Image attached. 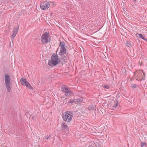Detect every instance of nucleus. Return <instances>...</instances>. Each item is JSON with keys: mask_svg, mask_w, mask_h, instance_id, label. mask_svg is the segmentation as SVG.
<instances>
[{"mask_svg": "<svg viewBox=\"0 0 147 147\" xmlns=\"http://www.w3.org/2000/svg\"><path fill=\"white\" fill-rule=\"evenodd\" d=\"M60 46L61 47L59 55L62 57V59L64 61L67 59V54L66 52L65 44L63 42H61L60 44Z\"/></svg>", "mask_w": 147, "mask_h": 147, "instance_id": "nucleus-1", "label": "nucleus"}, {"mask_svg": "<svg viewBox=\"0 0 147 147\" xmlns=\"http://www.w3.org/2000/svg\"><path fill=\"white\" fill-rule=\"evenodd\" d=\"M60 59L58 58L57 55L53 54L51 57V59L48 62V65L51 66H53L57 65L60 62Z\"/></svg>", "mask_w": 147, "mask_h": 147, "instance_id": "nucleus-2", "label": "nucleus"}, {"mask_svg": "<svg viewBox=\"0 0 147 147\" xmlns=\"http://www.w3.org/2000/svg\"><path fill=\"white\" fill-rule=\"evenodd\" d=\"M73 113L72 111H67L63 114V119L66 122H70L72 119Z\"/></svg>", "mask_w": 147, "mask_h": 147, "instance_id": "nucleus-3", "label": "nucleus"}, {"mask_svg": "<svg viewBox=\"0 0 147 147\" xmlns=\"http://www.w3.org/2000/svg\"><path fill=\"white\" fill-rule=\"evenodd\" d=\"M5 84L7 91L9 92L11 91L10 81V76L8 74H6L4 77Z\"/></svg>", "mask_w": 147, "mask_h": 147, "instance_id": "nucleus-4", "label": "nucleus"}, {"mask_svg": "<svg viewBox=\"0 0 147 147\" xmlns=\"http://www.w3.org/2000/svg\"><path fill=\"white\" fill-rule=\"evenodd\" d=\"M49 34L47 32L42 34L41 38V42L43 45L49 42Z\"/></svg>", "mask_w": 147, "mask_h": 147, "instance_id": "nucleus-5", "label": "nucleus"}, {"mask_svg": "<svg viewBox=\"0 0 147 147\" xmlns=\"http://www.w3.org/2000/svg\"><path fill=\"white\" fill-rule=\"evenodd\" d=\"M50 5V4L49 2H44L41 4L40 7L42 9L44 10L47 8H48Z\"/></svg>", "mask_w": 147, "mask_h": 147, "instance_id": "nucleus-6", "label": "nucleus"}, {"mask_svg": "<svg viewBox=\"0 0 147 147\" xmlns=\"http://www.w3.org/2000/svg\"><path fill=\"white\" fill-rule=\"evenodd\" d=\"M20 82L21 84L24 86L26 85L28 82L26 79L24 78H22L20 80Z\"/></svg>", "mask_w": 147, "mask_h": 147, "instance_id": "nucleus-7", "label": "nucleus"}, {"mask_svg": "<svg viewBox=\"0 0 147 147\" xmlns=\"http://www.w3.org/2000/svg\"><path fill=\"white\" fill-rule=\"evenodd\" d=\"M65 94L66 96L69 97L70 96H73L74 95V93L73 92L69 89V91H67Z\"/></svg>", "mask_w": 147, "mask_h": 147, "instance_id": "nucleus-8", "label": "nucleus"}, {"mask_svg": "<svg viewBox=\"0 0 147 147\" xmlns=\"http://www.w3.org/2000/svg\"><path fill=\"white\" fill-rule=\"evenodd\" d=\"M69 88L67 87V86H64L62 87V91L63 92H64L65 93H66L67 91H69Z\"/></svg>", "mask_w": 147, "mask_h": 147, "instance_id": "nucleus-9", "label": "nucleus"}, {"mask_svg": "<svg viewBox=\"0 0 147 147\" xmlns=\"http://www.w3.org/2000/svg\"><path fill=\"white\" fill-rule=\"evenodd\" d=\"M136 36L137 37H138L140 38H142V39H143V40H145L146 41H147V40L146 38H144L143 36V35H142V34H136Z\"/></svg>", "mask_w": 147, "mask_h": 147, "instance_id": "nucleus-10", "label": "nucleus"}, {"mask_svg": "<svg viewBox=\"0 0 147 147\" xmlns=\"http://www.w3.org/2000/svg\"><path fill=\"white\" fill-rule=\"evenodd\" d=\"M62 129H68V127L67 125L65 123H63L61 125Z\"/></svg>", "mask_w": 147, "mask_h": 147, "instance_id": "nucleus-11", "label": "nucleus"}, {"mask_svg": "<svg viewBox=\"0 0 147 147\" xmlns=\"http://www.w3.org/2000/svg\"><path fill=\"white\" fill-rule=\"evenodd\" d=\"M69 103L72 104L77 103V99H75L74 100H71L70 101H69L68 102V103Z\"/></svg>", "mask_w": 147, "mask_h": 147, "instance_id": "nucleus-12", "label": "nucleus"}, {"mask_svg": "<svg viewBox=\"0 0 147 147\" xmlns=\"http://www.w3.org/2000/svg\"><path fill=\"white\" fill-rule=\"evenodd\" d=\"M77 103L78 104H80L81 102L83 100V98L82 97H80L79 98H78L77 99Z\"/></svg>", "mask_w": 147, "mask_h": 147, "instance_id": "nucleus-13", "label": "nucleus"}, {"mask_svg": "<svg viewBox=\"0 0 147 147\" xmlns=\"http://www.w3.org/2000/svg\"><path fill=\"white\" fill-rule=\"evenodd\" d=\"M26 87L29 88L30 89H31L33 88L32 86L30 85V84L28 82V83L26 85Z\"/></svg>", "mask_w": 147, "mask_h": 147, "instance_id": "nucleus-14", "label": "nucleus"}, {"mask_svg": "<svg viewBox=\"0 0 147 147\" xmlns=\"http://www.w3.org/2000/svg\"><path fill=\"white\" fill-rule=\"evenodd\" d=\"M95 108L94 106L93 105H91L90 106H89L88 107V109L89 110H91L92 109H94Z\"/></svg>", "mask_w": 147, "mask_h": 147, "instance_id": "nucleus-15", "label": "nucleus"}, {"mask_svg": "<svg viewBox=\"0 0 147 147\" xmlns=\"http://www.w3.org/2000/svg\"><path fill=\"white\" fill-rule=\"evenodd\" d=\"M127 45L129 47H131V43L130 42H127Z\"/></svg>", "mask_w": 147, "mask_h": 147, "instance_id": "nucleus-16", "label": "nucleus"}, {"mask_svg": "<svg viewBox=\"0 0 147 147\" xmlns=\"http://www.w3.org/2000/svg\"><path fill=\"white\" fill-rule=\"evenodd\" d=\"M137 86L136 84H131V86L132 88H136L137 87Z\"/></svg>", "mask_w": 147, "mask_h": 147, "instance_id": "nucleus-17", "label": "nucleus"}, {"mask_svg": "<svg viewBox=\"0 0 147 147\" xmlns=\"http://www.w3.org/2000/svg\"><path fill=\"white\" fill-rule=\"evenodd\" d=\"M18 29H19V27H17V28H16L14 30H13V32H15L16 33V34H17V32L18 31Z\"/></svg>", "mask_w": 147, "mask_h": 147, "instance_id": "nucleus-18", "label": "nucleus"}, {"mask_svg": "<svg viewBox=\"0 0 147 147\" xmlns=\"http://www.w3.org/2000/svg\"><path fill=\"white\" fill-rule=\"evenodd\" d=\"M103 87L107 89H109L110 88V87L109 86L107 85H104L103 86Z\"/></svg>", "mask_w": 147, "mask_h": 147, "instance_id": "nucleus-19", "label": "nucleus"}, {"mask_svg": "<svg viewBox=\"0 0 147 147\" xmlns=\"http://www.w3.org/2000/svg\"><path fill=\"white\" fill-rule=\"evenodd\" d=\"M16 34V33L15 32H13V34H12L11 35V37L12 38H14Z\"/></svg>", "mask_w": 147, "mask_h": 147, "instance_id": "nucleus-20", "label": "nucleus"}, {"mask_svg": "<svg viewBox=\"0 0 147 147\" xmlns=\"http://www.w3.org/2000/svg\"><path fill=\"white\" fill-rule=\"evenodd\" d=\"M143 75L144 76L142 78V79L141 80H145V74L144 72H143Z\"/></svg>", "mask_w": 147, "mask_h": 147, "instance_id": "nucleus-21", "label": "nucleus"}, {"mask_svg": "<svg viewBox=\"0 0 147 147\" xmlns=\"http://www.w3.org/2000/svg\"><path fill=\"white\" fill-rule=\"evenodd\" d=\"M141 145L142 146H146V144L145 142H143L141 143Z\"/></svg>", "mask_w": 147, "mask_h": 147, "instance_id": "nucleus-22", "label": "nucleus"}, {"mask_svg": "<svg viewBox=\"0 0 147 147\" xmlns=\"http://www.w3.org/2000/svg\"><path fill=\"white\" fill-rule=\"evenodd\" d=\"M117 106H118V103H117L116 104H115L113 106V107L114 108H115L116 107H117Z\"/></svg>", "mask_w": 147, "mask_h": 147, "instance_id": "nucleus-23", "label": "nucleus"}, {"mask_svg": "<svg viewBox=\"0 0 147 147\" xmlns=\"http://www.w3.org/2000/svg\"><path fill=\"white\" fill-rule=\"evenodd\" d=\"M50 138V136H45L44 138V139H48Z\"/></svg>", "mask_w": 147, "mask_h": 147, "instance_id": "nucleus-24", "label": "nucleus"}, {"mask_svg": "<svg viewBox=\"0 0 147 147\" xmlns=\"http://www.w3.org/2000/svg\"><path fill=\"white\" fill-rule=\"evenodd\" d=\"M67 102V98H66V99H65L64 100L63 103H65L66 102Z\"/></svg>", "mask_w": 147, "mask_h": 147, "instance_id": "nucleus-25", "label": "nucleus"}, {"mask_svg": "<svg viewBox=\"0 0 147 147\" xmlns=\"http://www.w3.org/2000/svg\"><path fill=\"white\" fill-rule=\"evenodd\" d=\"M88 147H94L92 145H90V146H89Z\"/></svg>", "mask_w": 147, "mask_h": 147, "instance_id": "nucleus-26", "label": "nucleus"}, {"mask_svg": "<svg viewBox=\"0 0 147 147\" xmlns=\"http://www.w3.org/2000/svg\"><path fill=\"white\" fill-rule=\"evenodd\" d=\"M136 79L137 80H138V81H140V80L139 79H138V78H136Z\"/></svg>", "mask_w": 147, "mask_h": 147, "instance_id": "nucleus-27", "label": "nucleus"}, {"mask_svg": "<svg viewBox=\"0 0 147 147\" xmlns=\"http://www.w3.org/2000/svg\"><path fill=\"white\" fill-rule=\"evenodd\" d=\"M134 2H135L136 0H133Z\"/></svg>", "mask_w": 147, "mask_h": 147, "instance_id": "nucleus-28", "label": "nucleus"}, {"mask_svg": "<svg viewBox=\"0 0 147 147\" xmlns=\"http://www.w3.org/2000/svg\"><path fill=\"white\" fill-rule=\"evenodd\" d=\"M58 49H59L58 48V49H57V51H58Z\"/></svg>", "mask_w": 147, "mask_h": 147, "instance_id": "nucleus-29", "label": "nucleus"}, {"mask_svg": "<svg viewBox=\"0 0 147 147\" xmlns=\"http://www.w3.org/2000/svg\"><path fill=\"white\" fill-rule=\"evenodd\" d=\"M98 147H100V146H99Z\"/></svg>", "mask_w": 147, "mask_h": 147, "instance_id": "nucleus-30", "label": "nucleus"}, {"mask_svg": "<svg viewBox=\"0 0 147 147\" xmlns=\"http://www.w3.org/2000/svg\"><path fill=\"white\" fill-rule=\"evenodd\" d=\"M143 147V146H142V147Z\"/></svg>", "mask_w": 147, "mask_h": 147, "instance_id": "nucleus-31", "label": "nucleus"}]
</instances>
